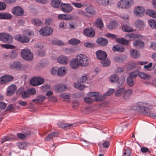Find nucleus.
Returning a JSON list of instances; mask_svg holds the SVG:
<instances>
[{
  "label": "nucleus",
  "mask_w": 156,
  "mask_h": 156,
  "mask_svg": "<svg viewBox=\"0 0 156 156\" xmlns=\"http://www.w3.org/2000/svg\"><path fill=\"white\" fill-rule=\"evenodd\" d=\"M147 103L142 102H139L137 105L133 106L131 109L134 110L139 111L143 112V114L147 117H149L150 114L151 113L150 109L147 107H146Z\"/></svg>",
  "instance_id": "1"
},
{
  "label": "nucleus",
  "mask_w": 156,
  "mask_h": 156,
  "mask_svg": "<svg viewBox=\"0 0 156 156\" xmlns=\"http://www.w3.org/2000/svg\"><path fill=\"white\" fill-rule=\"evenodd\" d=\"M97 58L101 61V63L103 67L107 66V53L102 50H98L95 52Z\"/></svg>",
  "instance_id": "2"
},
{
  "label": "nucleus",
  "mask_w": 156,
  "mask_h": 156,
  "mask_svg": "<svg viewBox=\"0 0 156 156\" xmlns=\"http://www.w3.org/2000/svg\"><path fill=\"white\" fill-rule=\"evenodd\" d=\"M133 0H121L117 3V6L119 9H123L129 8L133 4Z\"/></svg>",
  "instance_id": "3"
},
{
  "label": "nucleus",
  "mask_w": 156,
  "mask_h": 156,
  "mask_svg": "<svg viewBox=\"0 0 156 156\" xmlns=\"http://www.w3.org/2000/svg\"><path fill=\"white\" fill-rule=\"evenodd\" d=\"M0 40L4 42L12 43L13 41V37L8 33H0Z\"/></svg>",
  "instance_id": "4"
},
{
  "label": "nucleus",
  "mask_w": 156,
  "mask_h": 156,
  "mask_svg": "<svg viewBox=\"0 0 156 156\" xmlns=\"http://www.w3.org/2000/svg\"><path fill=\"white\" fill-rule=\"evenodd\" d=\"M21 54L22 58L26 60L30 61L33 59V54L29 49H26L22 50Z\"/></svg>",
  "instance_id": "5"
},
{
  "label": "nucleus",
  "mask_w": 156,
  "mask_h": 156,
  "mask_svg": "<svg viewBox=\"0 0 156 156\" xmlns=\"http://www.w3.org/2000/svg\"><path fill=\"white\" fill-rule=\"evenodd\" d=\"M44 79L41 77L35 76L33 77L30 80V84L34 86H37L43 84Z\"/></svg>",
  "instance_id": "6"
},
{
  "label": "nucleus",
  "mask_w": 156,
  "mask_h": 156,
  "mask_svg": "<svg viewBox=\"0 0 156 156\" xmlns=\"http://www.w3.org/2000/svg\"><path fill=\"white\" fill-rule=\"evenodd\" d=\"M80 64L82 66H85L88 65L89 61L87 57L83 54H80L77 56Z\"/></svg>",
  "instance_id": "7"
},
{
  "label": "nucleus",
  "mask_w": 156,
  "mask_h": 156,
  "mask_svg": "<svg viewBox=\"0 0 156 156\" xmlns=\"http://www.w3.org/2000/svg\"><path fill=\"white\" fill-rule=\"evenodd\" d=\"M53 30L49 27H42L39 30L41 35L44 36H47L51 35L53 33Z\"/></svg>",
  "instance_id": "8"
},
{
  "label": "nucleus",
  "mask_w": 156,
  "mask_h": 156,
  "mask_svg": "<svg viewBox=\"0 0 156 156\" xmlns=\"http://www.w3.org/2000/svg\"><path fill=\"white\" fill-rule=\"evenodd\" d=\"M61 10L65 13L70 12L73 9V7L69 3H62L61 4Z\"/></svg>",
  "instance_id": "9"
},
{
  "label": "nucleus",
  "mask_w": 156,
  "mask_h": 156,
  "mask_svg": "<svg viewBox=\"0 0 156 156\" xmlns=\"http://www.w3.org/2000/svg\"><path fill=\"white\" fill-rule=\"evenodd\" d=\"M145 12V9L142 6H138L136 7L134 10V13L136 16L141 17L143 16Z\"/></svg>",
  "instance_id": "10"
},
{
  "label": "nucleus",
  "mask_w": 156,
  "mask_h": 156,
  "mask_svg": "<svg viewBox=\"0 0 156 156\" xmlns=\"http://www.w3.org/2000/svg\"><path fill=\"white\" fill-rule=\"evenodd\" d=\"M12 13L16 16H21L24 13L23 9L20 7L17 6L14 7L12 9Z\"/></svg>",
  "instance_id": "11"
},
{
  "label": "nucleus",
  "mask_w": 156,
  "mask_h": 156,
  "mask_svg": "<svg viewBox=\"0 0 156 156\" xmlns=\"http://www.w3.org/2000/svg\"><path fill=\"white\" fill-rule=\"evenodd\" d=\"M83 33L86 36L89 37H93L95 35L94 30L91 27L85 29L83 30Z\"/></svg>",
  "instance_id": "12"
},
{
  "label": "nucleus",
  "mask_w": 156,
  "mask_h": 156,
  "mask_svg": "<svg viewBox=\"0 0 156 156\" xmlns=\"http://www.w3.org/2000/svg\"><path fill=\"white\" fill-rule=\"evenodd\" d=\"M17 89L16 86L14 84H12L9 86L7 88L6 90V95L10 96L12 95L15 93Z\"/></svg>",
  "instance_id": "13"
},
{
  "label": "nucleus",
  "mask_w": 156,
  "mask_h": 156,
  "mask_svg": "<svg viewBox=\"0 0 156 156\" xmlns=\"http://www.w3.org/2000/svg\"><path fill=\"white\" fill-rule=\"evenodd\" d=\"M15 39L21 42H28L29 41V39L25 36L21 34H17L15 37Z\"/></svg>",
  "instance_id": "14"
},
{
  "label": "nucleus",
  "mask_w": 156,
  "mask_h": 156,
  "mask_svg": "<svg viewBox=\"0 0 156 156\" xmlns=\"http://www.w3.org/2000/svg\"><path fill=\"white\" fill-rule=\"evenodd\" d=\"M85 11L89 17L95 15L96 14V11L91 6L89 5L85 9Z\"/></svg>",
  "instance_id": "15"
},
{
  "label": "nucleus",
  "mask_w": 156,
  "mask_h": 156,
  "mask_svg": "<svg viewBox=\"0 0 156 156\" xmlns=\"http://www.w3.org/2000/svg\"><path fill=\"white\" fill-rule=\"evenodd\" d=\"M67 88V86L62 84H60L55 86L54 90L57 92H61L64 91Z\"/></svg>",
  "instance_id": "16"
},
{
  "label": "nucleus",
  "mask_w": 156,
  "mask_h": 156,
  "mask_svg": "<svg viewBox=\"0 0 156 156\" xmlns=\"http://www.w3.org/2000/svg\"><path fill=\"white\" fill-rule=\"evenodd\" d=\"M22 65L21 63L19 61L13 62L10 64V68L11 69L20 70L22 67Z\"/></svg>",
  "instance_id": "17"
},
{
  "label": "nucleus",
  "mask_w": 156,
  "mask_h": 156,
  "mask_svg": "<svg viewBox=\"0 0 156 156\" xmlns=\"http://www.w3.org/2000/svg\"><path fill=\"white\" fill-rule=\"evenodd\" d=\"M69 64L71 67L73 69H77L80 65L77 57L71 60Z\"/></svg>",
  "instance_id": "18"
},
{
  "label": "nucleus",
  "mask_w": 156,
  "mask_h": 156,
  "mask_svg": "<svg viewBox=\"0 0 156 156\" xmlns=\"http://www.w3.org/2000/svg\"><path fill=\"white\" fill-rule=\"evenodd\" d=\"M57 62L62 64L65 65L68 63V60L67 58L64 55H61L57 58Z\"/></svg>",
  "instance_id": "19"
},
{
  "label": "nucleus",
  "mask_w": 156,
  "mask_h": 156,
  "mask_svg": "<svg viewBox=\"0 0 156 156\" xmlns=\"http://www.w3.org/2000/svg\"><path fill=\"white\" fill-rule=\"evenodd\" d=\"M134 25L136 28L140 29H143L145 26L144 22L140 20H136L134 22Z\"/></svg>",
  "instance_id": "20"
},
{
  "label": "nucleus",
  "mask_w": 156,
  "mask_h": 156,
  "mask_svg": "<svg viewBox=\"0 0 156 156\" xmlns=\"http://www.w3.org/2000/svg\"><path fill=\"white\" fill-rule=\"evenodd\" d=\"M18 91L21 93V97L23 98H27L30 96L27 90H24V88L23 87H21L19 89Z\"/></svg>",
  "instance_id": "21"
},
{
  "label": "nucleus",
  "mask_w": 156,
  "mask_h": 156,
  "mask_svg": "<svg viewBox=\"0 0 156 156\" xmlns=\"http://www.w3.org/2000/svg\"><path fill=\"white\" fill-rule=\"evenodd\" d=\"M133 46L137 48H143L144 46V42L140 40L135 41L133 43Z\"/></svg>",
  "instance_id": "22"
},
{
  "label": "nucleus",
  "mask_w": 156,
  "mask_h": 156,
  "mask_svg": "<svg viewBox=\"0 0 156 156\" xmlns=\"http://www.w3.org/2000/svg\"><path fill=\"white\" fill-rule=\"evenodd\" d=\"M66 73V69L64 66H61L58 69L57 74L59 76H62Z\"/></svg>",
  "instance_id": "23"
},
{
  "label": "nucleus",
  "mask_w": 156,
  "mask_h": 156,
  "mask_svg": "<svg viewBox=\"0 0 156 156\" xmlns=\"http://www.w3.org/2000/svg\"><path fill=\"white\" fill-rule=\"evenodd\" d=\"M107 92H106L103 95H100V93H99L98 95L96 97H95L94 98V101L98 102L101 101L103 100L106 98V96L107 95Z\"/></svg>",
  "instance_id": "24"
},
{
  "label": "nucleus",
  "mask_w": 156,
  "mask_h": 156,
  "mask_svg": "<svg viewBox=\"0 0 156 156\" xmlns=\"http://www.w3.org/2000/svg\"><path fill=\"white\" fill-rule=\"evenodd\" d=\"M112 49L114 51L123 52L124 51V48L123 46L118 44L114 46Z\"/></svg>",
  "instance_id": "25"
},
{
  "label": "nucleus",
  "mask_w": 156,
  "mask_h": 156,
  "mask_svg": "<svg viewBox=\"0 0 156 156\" xmlns=\"http://www.w3.org/2000/svg\"><path fill=\"white\" fill-rule=\"evenodd\" d=\"M12 18V15L7 13L0 12V19L9 20Z\"/></svg>",
  "instance_id": "26"
},
{
  "label": "nucleus",
  "mask_w": 156,
  "mask_h": 156,
  "mask_svg": "<svg viewBox=\"0 0 156 156\" xmlns=\"http://www.w3.org/2000/svg\"><path fill=\"white\" fill-rule=\"evenodd\" d=\"M37 48L39 49H37L36 53L38 55L41 56H43L45 55V52L43 50V46L41 45L36 46Z\"/></svg>",
  "instance_id": "27"
},
{
  "label": "nucleus",
  "mask_w": 156,
  "mask_h": 156,
  "mask_svg": "<svg viewBox=\"0 0 156 156\" xmlns=\"http://www.w3.org/2000/svg\"><path fill=\"white\" fill-rule=\"evenodd\" d=\"M58 18L67 20H69L72 18V16L69 14H60L58 15Z\"/></svg>",
  "instance_id": "28"
},
{
  "label": "nucleus",
  "mask_w": 156,
  "mask_h": 156,
  "mask_svg": "<svg viewBox=\"0 0 156 156\" xmlns=\"http://www.w3.org/2000/svg\"><path fill=\"white\" fill-rule=\"evenodd\" d=\"M97 43L100 45L105 46L107 43V41L105 38L101 37L97 38Z\"/></svg>",
  "instance_id": "29"
},
{
  "label": "nucleus",
  "mask_w": 156,
  "mask_h": 156,
  "mask_svg": "<svg viewBox=\"0 0 156 156\" xmlns=\"http://www.w3.org/2000/svg\"><path fill=\"white\" fill-rule=\"evenodd\" d=\"M133 91L129 89L126 91L125 90L124 93L123 98L124 99L126 100L129 98L132 94Z\"/></svg>",
  "instance_id": "30"
},
{
  "label": "nucleus",
  "mask_w": 156,
  "mask_h": 156,
  "mask_svg": "<svg viewBox=\"0 0 156 156\" xmlns=\"http://www.w3.org/2000/svg\"><path fill=\"white\" fill-rule=\"evenodd\" d=\"M139 76L141 78L144 80H148L151 78V76L150 75L143 72H139Z\"/></svg>",
  "instance_id": "31"
},
{
  "label": "nucleus",
  "mask_w": 156,
  "mask_h": 156,
  "mask_svg": "<svg viewBox=\"0 0 156 156\" xmlns=\"http://www.w3.org/2000/svg\"><path fill=\"white\" fill-rule=\"evenodd\" d=\"M58 134L56 132H52L48 134L47 136L44 138L45 141H49L53 139L54 137L57 136Z\"/></svg>",
  "instance_id": "32"
},
{
  "label": "nucleus",
  "mask_w": 156,
  "mask_h": 156,
  "mask_svg": "<svg viewBox=\"0 0 156 156\" xmlns=\"http://www.w3.org/2000/svg\"><path fill=\"white\" fill-rule=\"evenodd\" d=\"M126 58L124 56H117L114 57V60L116 62H121L123 61Z\"/></svg>",
  "instance_id": "33"
},
{
  "label": "nucleus",
  "mask_w": 156,
  "mask_h": 156,
  "mask_svg": "<svg viewBox=\"0 0 156 156\" xmlns=\"http://www.w3.org/2000/svg\"><path fill=\"white\" fill-rule=\"evenodd\" d=\"M60 3V0H51V4L52 7L57 8L59 6Z\"/></svg>",
  "instance_id": "34"
},
{
  "label": "nucleus",
  "mask_w": 156,
  "mask_h": 156,
  "mask_svg": "<svg viewBox=\"0 0 156 156\" xmlns=\"http://www.w3.org/2000/svg\"><path fill=\"white\" fill-rule=\"evenodd\" d=\"M116 41L117 42L123 44L128 45L129 44V40H126L123 38H117Z\"/></svg>",
  "instance_id": "35"
},
{
  "label": "nucleus",
  "mask_w": 156,
  "mask_h": 156,
  "mask_svg": "<svg viewBox=\"0 0 156 156\" xmlns=\"http://www.w3.org/2000/svg\"><path fill=\"white\" fill-rule=\"evenodd\" d=\"M131 56L134 58H137L140 55L139 52L136 50H132L130 52Z\"/></svg>",
  "instance_id": "36"
},
{
  "label": "nucleus",
  "mask_w": 156,
  "mask_h": 156,
  "mask_svg": "<svg viewBox=\"0 0 156 156\" xmlns=\"http://www.w3.org/2000/svg\"><path fill=\"white\" fill-rule=\"evenodd\" d=\"M125 91V89L123 88H121L117 90L115 93L116 97H119L122 95Z\"/></svg>",
  "instance_id": "37"
},
{
  "label": "nucleus",
  "mask_w": 156,
  "mask_h": 156,
  "mask_svg": "<svg viewBox=\"0 0 156 156\" xmlns=\"http://www.w3.org/2000/svg\"><path fill=\"white\" fill-rule=\"evenodd\" d=\"M119 79V76L116 75H113L111 76L109 78L110 81L113 83L117 82Z\"/></svg>",
  "instance_id": "38"
},
{
  "label": "nucleus",
  "mask_w": 156,
  "mask_h": 156,
  "mask_svg": "<svg viewBox=\"0 0 156 156\" xmlns=\"http://www.w3.org/2000/svg\"><path fill=\"white\" fill-rule=\"evenodd\" d=\"M125 81V77L122 76L120 78H119V79L117 82V86L118 87H120L122 86L123 84Z\"/></svg>",
  "instance_id": "39"
},
{
  "label": "nucleus",
  "mask_w": 156,
  "mask_h": 156,
  "mask_svg": "<svg viewBox=\"0 0 156 156\" xmlns=\"http://www.w3.org/2000/svg\"><path fill=\"white\" fill-rule=\"evenodd\" d=\"M146 14L153 18L156 17V12L153 10L147 9L146 11Z\"/></svg>",
  "instance_id": "40"
},
{
  "label": "nucleus",
  "mask_w": 156,
  "mask_h": 156,
  "mask_svg": "<svg viewBox=\"0 0 156 156\" xmlns=\"http://www.w3.org/2000/svg\"><path fill=\"white\" fill-rule=\"evenodd\" d=\"M32 23L34 25L41 26L42 25V22L38 19H34L32 20Z\"/></svg>",
  "instance_id": "41"
},
{
  "label": "nucleus",
  "mask_w": 156,
  "mask_h": 156,
  "mask_svg": "<svg viewBox=\"0 0 156 156\" xmlns=\"http://www.w3.org/2000/svg\"><path fill=\"white\" fill-rule=\"evenodd\" d=\"M148 23L152 28L156 29V20L153 19H150L148 21Z\"/></svg>",
  "instance_id": "42"
},
{
  "label": "nucleus",
  "mask_w": 156,
  "mask_h": 156,
  "mask_svg": "<svg viewBox=\"0 0 156 156\" xmlns=\"http://www.w3.org/2000/svg\"><path fill=\"white\" fill-rule=\"evenodd\" d=\"M133 78L129 76L126 79L127 83L128 85L130 87H133L134 84V82Z\"/></svg>",
  "instance_id": "43"
},
{
  "label": "nucleus",
  "mask_w": 156,
  "mask_h": 156,
  "mask_svg": "<svg viewBox=\"0 0 156 156\" xmlns=\"http://www.w3.org/2000/svg\"><path fill=\"white\" fill-rule=\"evenodd\" d=\"M95 23L97 27L100 28H102L103 26V24L102 20L100 18L97 19Z\"/></svg>",
  "instance_id": "44"
},
{
  "label": "nucleus",
  "mask_w": 156,
  "mask_h": 156,
  "mask_svg": "<svg viewBox=\"0 0 156 156\" xmlns=\"http://www.w3.org/2000/svg\"><path fill=\"white\" fill-rule=\"evenodd\" d=\"M122 29L124 31L126 32H131L133 31V29L127 25H123Z\"/></svg>",
  "instance_id": "45"
},
{
  "label": "nucleus",
  "mask_w": 156,
  "mask_h": 156,
  "mask_svg": "<svg viewBox=\"0 0 156 156\" xmlns=\"http://www.w3.org/2000/svg\"><path fill=\"white\" fill-rule=\"evenodd\" d=\"M74 87L79 90H82L85 88V86L79 83H75L74 84Z\"/></svg>",
  "instance_id": "46"
},
{
  "label": "nucleus",
  "mask_w": 156,
  "mask_h": 156,
  "mask_svg": "<svg viewBox=\"0 0 156 156\" xmlns=\"http://www.w3.org/2000/svg\"><path fill=\"white\" fill-rule=\"evenodd\" d=\"M140 71L139 70H136L134 71L131 72L129 74V77L132 78H136L137 75L139 76Z\"/></svg>",
  "instance_id": "47"
},
{
  "label": "nucleus",
  "mask_w": 156,
  "mask_h": 156,
  "mask_svg": "<svg viewBox=\"0 0 156 156\" xmlns=\"http://www.w3.org/2000/svg\"><path fill=\"white\" fill-rule=\"evenodd\" d=\"M80 41L78 40L75 38L71 39L68 41V43L73 45H76L79 44Z\"/></svg>",
  "instance_id": "48"
},
{
  "label": "nucleus",
  "mask_w": 156,
  "mask_h": 156,
  "mask_svg": "<svg viewBox=\"0 0 156 156\" xmlns=\"http://www.w3.org/2000/svg\"><path fill=\"white\" fill-rule=\"evenodd\" d=\"M58 126L63 128H66L70 127L72 126L73 124H72L62 123L60 124V123H58Z\"/></svg>",
  "instance_id": "49"
},
{
  "label": "nucleus",
  "mask_w": 156,
  "mask_h": 156,
  "mask_svg": "<svg viewBox=\"0 0 156 156\" xmlns=\"http://www.w3.org/2000/svg\"><path fill=\"white\" fill-rule=\"evenodd\" d=\"M117 25V23L115 21H112L111 22L108 26V29H112L115 27Z\"/></svg>",
  "instance_id": "50"
},
{
  "label": "nucleus",
  "mask_w": 156,
  "mask_h": 156,
  "mask_svg": "<svg viewBox=\"0 0 156 156\" xmlns=\"http://www.w3.org/2000/svg\"><path fill=\"white\" fill-rule=\"evenodd\" d=\"M28 92L30 95H34L36 93V89L34 88H29L27 89Z\"/></svg>",
  "instance_id": "51"
},
{
  "label": "nucleus",
  "mask_w": 156,
  "mask_h": 156,
  "mask_svg": "<svg viewBox=\"0 0 156 156\" xmlns=\"http://www.w3.org/2000/svg\"><path fill=\"white\" fill-rule=\"evenodd\" d=\"M2 47L6 49H14L15 48V46L9 44H3L1 45Z\"/></svg>",
  "instance_id": "52"
},
{
  "label": "nucleus",
  "mask_w": 156,
  "mask_h": 156,
  "mask_svg": "<svg viewBox=\"0 0 156 156\" xmlns=\"http://www.w3.org/2000/svg\"><path fill=\"white\" fill-rule=\"evenodd\" d=\"M52 44H53L61 46L64 44V43L60 40H53L52 41Z\"/></svg>",
  "instance_id": "53"
},
{
  "label": "nucleus",
  "mask_w": 156,
  "mask_h": 156,
  "mask_svg": "<svg viewBox=\"0 0 156 156\" xmlns=\"http://www.w3.org/2000/svg\"><path fill=\"white\" fill-rule=\"evenodd\" d=\"M84 101L88 104H91L94 101V99L90 97H85L84 98Z\"/></svg>",
  "instance_id": "54"
},
{
  "label": "nucleus",
  "mask_w": 156,
  "mask_h": 156,
  "mask_svg": "<svg viewBox=\"0 0 156 156\" xmlns=\"http://www.w3.org/2000/svg\"><path fill=\"white\" fill-rule=\"evenodd\" d=\"M12 138V137H10L9 136H6L2 139L1 143L2 144L5 141L10 140Z\"/></svg>",
  "instance_id": "55"
},
{
  "label": "nucleus",
  "mask_w": 156,
  "mask_h": 156,
  "mask_svg": "<svg viewBox=\"0 0 156 156\" xmlns=\"http://www.w3.org/2000/svg\"><path fill=\"white\" fill-rule=\"evenodd\" d=\"M50 89V86L48 85H45L41 87L40 89L43 91H46Z\"/></svg>",
  "instance_id": "56"
},
{
  "label": "nucleus",
  "mask_w": 156,
  "mask_h": 156,
  "mask_svg": "<svg viewBox=\"0 0 156 156\" xmlns=\"http://www.w3.org/2000/svg\"><path fill=\"white\" fill-rule=\"evenodd\" d=\"M60 96L65 99H69L71 97V95L67 93H63L60 94Z\"/></svg>",
  "instance_id": "57"
},
{
  "label": "nucleus",
  "mask_w": 156,
  "mask_h": 156,
  "mask_svg": "<svg viewBox=\"0 0 156 156\" xmlns=\"http://www.w3.org/2000/svg\"><path fill=\"white\" fill-rule=\"evenodd\" d=\"M125 37H126L129 38L131 39H133L136 38V34L130 33L126 34Z\"/></svg>",
  "instance_id": "58"
},
{
  "label": "nucleus",
  "mask_w": 156,
  "mask_h": 156,
  "mask_svg": "<svg viewBox=\"0 0 156 156\" xmlns=\"http://www.w3.org/2000/svg\"><path fill=\"white\" fill-rule=\"evenodd\" d=\"M7 83L5 75L1 76L0 77V84H3Z\"/></svg>",
  "instance_id": "59"
},
{
  "label": "nucleus",
  "mask_w": 156,
  "mask_h": 156,
  "mask_svg": "<svg viewBox=\"0 0 156 156\" xmlns=\"http://www.w3.org/2000/svg\"><path fill=\"white\" fill-rule=\"evenodd\" d=\"M17 146L20 149H24L26 147V144L24 142H19L17 144Z\"/></svg>",
  "instance_id": "60"
},
{
  "label": "nucleus",
  "mask_w": 156,
  "mask_h": 156,
  "mask_svg": "<svg viewBox=\"0 0 156 156\" xmlns=\"http://www.w3.org/2000/svg\"><path fill=\"white\" fill-rule=\"evenodd\" d=\"M22 132L25 135H29L31 133L30 129L29 128H25L24 129H23Z\"/></svg>",
  "instance_id": "61"
},
{
  "label": "nucleus",
  "mask_w": 156,
  "mask_h": 156,
  "mask_svg": "<svg viewBox=\"0 0 156 156\" xmlns=\"http://www.w3.org/2000/svg\"><path fill=\"white\" fill-rule=\"evenodd\" d=\"M78 13L80 15L83 16L85 17H89V16L87 14L86 11L85 12L82 10H80L79 11Z\"/></svg>",
  "instance_id": "62"
},
{
  "label": "nucleus",
  "mask_w": 156,
  "mask_h": 156,
  "mask_svg": "<svg viewBox=\"0 0 156 156\" xmlns=\"http://www.w3.org/2000/svg\"><path fill=\"white\" fill-rule=\"evenodd\" d=\"M5 75L7 82L11 81L14 79L13 77L12 76L8 75Z\"/></svg>",
  "instance_id": "63"
},
{
  "label": "nucleus",
  "mask_w": 156,
  "mask_h": 156,
  "mask_svg": "<svg viewBox=\"0 0 156 156\" xmlns=\"http://www.w3.org/2000/svg\"><path fill=\"white\" fill-rule=\"evenodd\" d=\"M146 83L147 85L150 84L151 85H153L156 87V79L153 80L151 81H150L147 82Z\"/></svg>",
  "instance_id": "64"
}]
</instances>
